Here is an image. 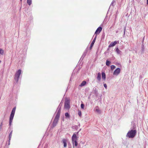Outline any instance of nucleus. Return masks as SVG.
<instances>
[{
	"label": "nucleus",
	"instance_id": "obj_1",
	"mask_svg": "<svg viewBox=\"0 0 148 148\" xmlns=\"http://www.w3.org/2000/svg\"><path fill=\"white\" fill-rule=\"evenodd\" d=\"M58 108L59 107L57 110V111L58 110V112L52 124V127H54L56 125L60 118L61 108L60 107L59 109Z\"/></svg>",
	"mask_w": 148,
	"mask_h": 148
},
{
	"label": "nucleus",
	"instance_id": "obj_2",
	"mask_svg": "<svg viewBox=\"0 0 148 148\" xmlns=\"http://www.w3.org/2000/svg\"><path fill=\"white\" fill-rule=\"evenodd\" d=\"M78 137L77 136L75 133L73 134L72 137V142L73 145V148L74 147V146L76 147L77 146L78 143L77 140Z\"/></svg>",
	"mask_w": 148,
	"mask_h": 148
},
{
	"label": "nucleus",
	"instance_id": "obj_3",
	"mask_svg": "<svg viewBox=\"0 0 148 148\" xmlns=\"http://www.w3.org/2000/svg\"><path fill=\"white\" fill-rule=\"evenodd\" d=\"M136 133V130H132L128 132L126 136L129 138H133L135 136Z\"/></svg>",
	"mask_w": 148,
	"mask_h": 148
},
{
	"label": "nucleus",
	"instance_id": "obj_4",
	"mask_svg": "<svg viewBox=\"0 0 148 148\" xmlns=\"http://www.w3.org/2000/svg\"><path fill=\"white\" fill-rule=\"evenodd\" d=\"M16 110V107H15L13 108L12 110L11 114H10V117L9 120V125L11 126L14 116Z\"/></svg>",
	"mask_w": 148,
	"mask_h": 148
},
{
	"label": "nucleus",
	"instance_id": "obj_5",
	"mask_svg": "<svg viewBox=\"0 0 148 148\" xmlns=\"http://www.w3.org/2000/svg\"><path fill=\"white\" fill-rule=\"evenodd\" d=\"M21 73V69H19L16 72L15 74L14 79L16 83H18V82L19 78Z\"/></svg>",
	"mask_w": 148,
	"mask_h": 148
},
{
	"label": "nucleus",
	"instance_id": "obj_6",
	"mask_svg": "<svg viewBox=\"0 0 148 148\" xmlns=\"http://www.w3.org/2000/svg\"><path fill=\"white\" fill-rule=\"evenodd\" d=\"M70 101L69 100L66 99L65 100L64 105V108L65 109H69L70 108Z\"/></svg>",
	"mask_w": 148,
	"mask_h": 148
},
{
	"label": "nucleus",
	"instance_id": "obj_7",
	"mask_svg": "<svg viewBox=\"0 0 148 148\" xmlns=\"http://www.w3.org/2000/svg\"><path fill=\"white\" fill-rule=\"evenodd\" d=\"M121 71V69L119 68H117L114 71L113 75H114L117 76L119 74Z\"/></svg>",
	"mask_w": 148,
	"mask_h": 148
},
{
	"label": "nucleus",
	"instance_id": "obj_8",
	"mask_svg": "<svg viewBox=\"0 0 148 148\" xmlns=\"http://www.w3.org/2000/svg\"><path fill=\"white\" fill-rule=\"evenodd\" d=\"M68 140L66 139L62 138L61 142L63 144L64 147L66 148L67 146V142Z\"/></svg>",
	"mask_w": 148,
	"mask_h": 148
},
{
	"label": "nucleus",
	"instance_id": "obj_9",
	"mask_svg": "<svg viewBox=\"0 0 148 148\" xmlns=\"http://www.w3.org/2000/svg\"><path fill=\"white\" fill-rule=\"evenodd\" d=\"M119 43V41H115L114 42H112L111 44L109 45L108 47H113L116 44H118Z\"/></svg>",
	"mask_w": 148,
	"mask_h": 148
},
{
	"label": "nucleus",
	"instance_id": "obj_10",
	"mask_svg": "<svg viewBox=\"0 0 148 148\" xmlns=\"http://www.w3.org/2000/svg\"><path fill=\"white\" fill-rule=\"evenodd\" d=\"M102 29V28L101 27H98L96 30L95 34H99Z\"/></svg>",
	"mask_w": 148,
	"mask_h": 148
},
{
	"label": "nucleus",
	"instance_id": "obj_11",
	"mask_svg": "<svg viewBox=\"0 0 148 148\" xmlns=\"http://www.w3.org/2000/svg\"><path fill=\"white\" fill-rule=\"evenodd\" d=\"M94 110L98 114H100L101 113V111L98 106L96 107L95 108Z\"/></svg>",
	"mask_w": 148,
	"mask_h": 148
},
{
	"label": "nucleus",
	"instance_id": "obj_12",
	"mask_svg": "<svg viewBox=\"0 0 148 148\" xmlns=\"http://www.w3.org/2000/svg\"><path fill=\"white\" fill-rule=\"evenodd\" d=\"M97 79L99 81H100L101 79V73L99 72L98 73Z\"/></svg>",
	"mask_w": 148,
	"mask_h": 148
},
{
	"label": "nucleus",
	"instance_id": "obj_13",
	"mask_svg": "<svg viewBox=\"0 0 148 148\" xmlns=\"http://www.w3.org/2000/svg\"><path fill=\"white\" fill-rule=\"evenodd\" d=\"M101 75L102 79L104 80H105L106 79V75L105 73L103 72H102L101 73Z\"/></svg>",
	"mask_w": 148,
	"mask_h": 148
},
{
	"label": "nucleus",
	"instance_id": "obj_14",
	"mask_svg": "<svg viewBox=\"0 0 148 148\" xmlns=\"http://www.w3.org/2000/svg\"><path fill=\"white\" fill-rule=\"evenodd\" d=\"M96 38V36H95V37L94 38V40H93L92 41V42L90 46V48H91L93 46V45L95 42V41Z\"/></svg>",
	"mask_w": 148,
	"mask_h": 148
},
{
	"label": "nucleus",
	"instance_id": "obj_15",
	"mask_svg": "<svg viewBox=\"0 0 148 148\" xmlns=\"http://www.w3.org/2000/svg\"><path fill=\"white\" fill-rule=\"evenodd\" d=\"M86 84V82L85 81H83L79 85L80 86H84Z\"/></svg>",
	"mask_w": 148,
	"mask_h": 148
},
{
	"label": "nucleus",
	"instance_id": "obj_16",
	"mask_svg": "<svg viewBox=\"0 0 148 148\" xmlns=\"http://www.w3.org/2000/svg\"><path fill=\"white\" fill-rule=\"evenodd\" d=\"M12 130L11 132L10 133L9 136V140H10L11 139V138L12 136Z\"/></svg>",
	"mask_w": 148,
	"mask_h": 148
},
{
	"label": "nucleus",
	"instance_id": "obj_17",
	"mask_svg": "<svg viewBox=\"0 0 148 148\" xmlns=\"http://www.w3.org/2000/svg\"><path fill=\"white\" fill-rule=\"evenodd\" d=\"M115 51L118 54H120L121 52V51L119 49L118 47L116 49Z\"/></svg>",
	"mask_w": 148,
	"mask_h": 148
},
{
	"label": "nucleus",
	"instance_id": "obj_18",
	"mask_svg": "<svg viewBox=\"0 0 148 148\" xmlns=\"http://www.w3.org/2000/svg\"><path fill=\"white\" fill-rule=\"evenodd\" d=\"M144 51V48L143 44L142 45V49L141 51V53H143Z\"/></svg>",
	"mask_w": 148,
	"mask_h": 148
},
{
	"label": "nucleus",
	"instance_id": "obj_19",
	"mask_svg": "<svg viewBox=\"0 0 148 148\" xmlns=\"http://www.w3.org/2000/svg\"><path fill=\"white\" fill-rule=\"evenodd\" d=\"M111 63V62L108 60H107L106 62V64L107 66H109L110 64Z\"/></svg>",
	"mask_w": 148,
	"mask_h": 148
},
{
	"label": "nucleus",
	"instance_id": "obj_20",
	"mask_svg": "<svg viewBox=\"0 0 148 148\" xmlns=\"http://www.w3.org/2000/svg\"><path fill=\"white\" fill-rule=\"evenodd\" d=\"M27 3L29 5H30L32 3V0H27Z\"/></svg>",
	"mask_w": 148,
	"mask_h": 148
},
{
	"label": "nucleus",
	"instance_id": "obj_21",
	"mask_svg": "<svg viewBox=\"0 0 148 148\" xmlns=\"http://www.w3.org/2000/svg\"><path fill=\"white\" fill-rule=\"evenodd\" d=\"M65 116L67 118H69L70 117V115H69V113L68 112H66L65 113Z\"/></svg>",
	"mask_w": 148,
	"mask_h": 148
},
{
	"label": "nucleus",
	"instance_id": "obj_22",
	"mask_svg": "<svg viewBox=\"0 0 148 148\" xmlns=\"http://www.w3.org/2000/svg\"><path fill=\"white\" fill-rule=\"evenodd\" d=\"M0 53L1 55H3L4 53V51L1 48H0Z\"/></svg>",
	"mask_w": 148,
	"mask_h": 148
},
{
	"label": "nucleus",
	"instance_id": "obj_23",
	"mask_svg": "<svg viewBox=\"0 0 148 148\" xmlns=\"http://www.w3.org/2000/svg\"><path fill=\"white\" fill-rule=\"evenodd\" d=\"M115 67V66L114 65H112L111 66V69L112 70H113Z\"/></svg>",
	"mask_w": 148,
	"mask_h": 148
},
{
	"label": "nucleus",
	"instance_id": "obj_24",
	"mask_svg": "<svg viewBox=\"0 0 148 148\" xmlns=\"http://www.w3.org/2000/svg\"><path fill=\"white\" fill-rule=\"evenodd\" d=\"M78 128V126L77 125H75L73 127V129H74L76 130H77Z\"/></svg>",
	"mask_w": 148,
	"mask_h": 148
},
{
	"label": "nucleus",
	"instance_id": "obj_25",
	"mask_svg": "<svg viewBox=\"0 0 148 148\" xmlns=\"http://www.w3.org/2000/svg\"><path fill=\"white\" fill-rule=\"evenodd\" d=\"M126 28V27H125L124 28V34L123 36V37H124V36L125 35Z\"/></svg>",
	"mask_w": 148,
	"mask_h": 148
},
{
	"label": "nucleus",
	"instance_id": "obj_26",
	"mask_svg": "<svg viewBox=\"0 0 148 148\" xmlns=\"http://www.w3.org/2000/svg\"><path fill=\"white\" fill-rule=\"evenodd\" d=\"M84 104L83 103H82L81 104V108L82 109H84Z\"/></svg>",
	"mask_w": 148,
	"mask_h": 148
},
{
	"label": "nucleus",
	"instance_id": "obj_27",
	"mask_svg": "<svg viewBox=\"0 0 148 148\" xmlns=\"http://www.w3.org/2000/svg\"><path fill=\"white\" fill-rule=\"evenodd\" d=\"M78 114L80 116H81V111H78Z\"/></svg>",
	"mask_w": 148,
	"mask_h": 148
},
{
	"label": "nucleus",
	"instance_id": "obj_28",
	"mask_svg": "<svg viewBox=\"0 0 148 148\" xmlns=\"http://www.w3.org/2000/svg\"><path fill=\"white\" fill-rule=\"evenodd\" d=\"M85 56H86V54L85 53H84L82 55L81 58V59L82 58V57H83V58Z\"/></svg>",
	"mask_w": 148,
	"mask_h": 148
},
{
	"label": "nucleus",
	"instance_id": "obj_29",
	"mask_svg": "<svg viewBox=\"0 0 148 148\" xmlns=\"http://www.w3.org/2000/svg\"><path fill=\"white\" fill-rule=\"evenodd\" d=\"M104 86L106 89H107V85L106 84H104Z\"/></svg>",
	"mask_w": 148,
	"mask_h": 148
},
{
	"label": "nucleus",
	"instance_id": "obj_30",
	"mask_svg": "<svg viewBox=\"0 0 148 148\" xmlns=\"http://www.w3.org/2000/svg\"><path fill=\"white\" fill-rule=\"evenodd\" d=\"M81 129H80L79 130V131H78V132H76V134H77V135H78V133H79V131H81Z\"/></svg>",
	"mask_w": 148,
	"mask_h": 148
},
{
	"label": "nucleus",
	"instance_id": "obj_31",
	"mask_svg": "<svg viewBox=\"0 0 148 148\" xmlns=\"http://www.w3.org/2000/svg\"><path fill=\"white\" fill-rule=\"evenodd\" d=\"M113 4L114 3H112V2L111 3L110 5V7H111L112 6H114V5H113Z\"/></svg>",
	"mask_w": 148,
	"mask_h": 148
},
{
	"label": "nucleus",
	"instance_id": "obj_32",
	"mask_svg": "<svg viewBox=\"0 0 148 148\" xmlns=\"http://www.w3.org/2000/svg\"><path fill=\"white\" fill-rule=\"evenodd\" d=\"M133 129H135V127H136V125H135L134 124H133Z\"/></svg>",
	"mask_w": 148,
	"mask_h": 148
},
{
	"label": "nucleus",
	"instance_id": "obj_33",
	"mask_svg": "<svg viewBox=\"0 0 148 148\" xmlns=\"http://www.w3.org/2000/svg\"><path fill=\"white\" fill-rule=\"evenodd\" d=\"M10 140H9V139L8 140V145H10Z\"/></svg>",
	"mask_w": 148,
	"mask_h": 148
},
{
	"label": "nucleus",
	"instance_id": "obj_34",
	"mask_svg": "<svg viewBox=\"0 0 148 148\" xmlns=\"http://www.w3.org/2000/svg\"><path fill=\"white\" fill-rule=\"evenodd\" d=\"M77 126H78V128H79L80 127V124L79 123V124H78V125Z\"/></svg>",
	"mask_w": 148,
	"mask_h": 148
},
{
	"label": "nucleus",
	"instance_id": "obj_35",
	"mask_svg": "<svg viewBox=\"0 0 148 148\" xmlns=\"http://www.w3.org/2000/svg\"><path fill=\"white\" fill-rule=\"evenodd\" d=\"M112 3H114L115 2V1L114 0H113L112 2Z\"/></svg>",
	"mask_w": 148,
	"mask_h": 148
},
{
	"label": "nucleus",
	"instance_id": "obj_36",
	"mask_svg": "<svg viewBox=\"0 0 148 148\" xmlns=\"http://www.w3.org/2000/svg\"><path fill=\"white\" fill-rule=\"evenodd\" d=\"M147 4H148V0H147Z\"/></svg>",
	"mask_w": 148,
	"mask_h": 148
},
{
	"label": "nucleus",
	"instance_id": "obj_37",
	"mask_svg": "<svg viewBox=\"0 0 148 148\" xmlns=\"http://www.w3.org/2000/svg\"><path fill=\"white\" fill-rule=\"evenodd\" d=\"M69 148H71V147H69Z\"/></svg>",
	"mask_w": 148,
	"mask_h": 148
},
{
	"label": "nucleus",
	"instance_id": "obj_38",
	"mask_svg": "<svg viewBox=\"0 0 148 148\" xmlns=\"http://www.w3.org/2000/svg\"><path fill=\"white\" fill-rule=\"evenodd\" d=\"M142 77L141 76H140V78H141Z\"/></svg>",
	"mask_w": 148,
	"mask_h": 148
},
{
	"label": "nucleus",
	"instance_id": "obj_39",
	"mask_svg": "<svg viewBox=\"0 0 148 148\" xmlns=\"http://www.w3.org/2000/svg\"><path fill=\"white\" fill-rule=\"evenodd\" d=\"M118 32V31H116V33H117Z\"/></svg>",
	"mask_w": 148,
	"mask_h": 148
},
{
	"label": "nucleus",
	"instance_id": "obj_40",
	"mask_svg": "<svg viewBox=\"0 0 148 148\" xmlns=\"http://www.w3.org/2000/svg\"><path fill=\"white\" fill-rule=\"evenodd\" d=\"M20 0L21 1H22V0Z\"/></svg>",
	"mask_w": 148,
	"mask_h": 148
},
{
	"label": "nucleus",
	"instance_id": "obj_41",
	"mask_svg": "<svg viewBox=\"0 0 148 148\" xmlns=\"http://www.w3.org/2000/svg\"><path fill=\"white\" fill-rule=\"evenodd\" d=\"M1 62V61H0V62Z\"/></svg>",
	"mask_w": 148,
	"mask_h": 148
}]
</instances>
